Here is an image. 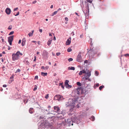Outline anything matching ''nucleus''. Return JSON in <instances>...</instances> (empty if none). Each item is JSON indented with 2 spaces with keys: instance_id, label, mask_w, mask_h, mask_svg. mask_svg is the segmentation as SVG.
Here are the masks:
<instances>
[{
  "instance_id": "f257e3e1",
  "label": "nucleus",
  "mask_w": 129,
  "mask_h": 129,
  "mask_svg": "<svg viewBox=\"0 0 129 129\" xmlns=\"http://www.w3.org/2000/svg\"><path fill=\"white\" fill-rule=\"evenodd\" d=\"M65 114H64L62 111L61 113H58L57 114V118L59 119H62V122L61 123H59L60 124H61L65 126H70L71 125H73V123L79 124L81 122V120L80 119L77 117L72 118L71 119H67V120L64 118Z\"/></svg>"
},
{
  "instance_id": "f03ea898",
  "label": "nucleus",
  "mask_w": 129,
  "mask_h": 129,
  "mask_svg": "<svg viewBox=\"0 0 129 129\" xmlns=\"http://www.w3.org/2000/svg\"><path fill=\"white\" fill-rule=\"evenodd\" d=\"M75 99H70L69 100L68 102L67 103L66 105L67 107H71V108L70 109V111L73 110L74 107L75 106Z\"/></svg>"
},
{
  "instance_id": "7ed1b4c3",
  "label": "nucleus",
  "mask_w": 129,
  "mask_h": 129,
  "mask_svg": "<svg viewBox=\"0 0 129 129\" xmlns=\"http://www.w3.org/2000/svg\"><path fill=\"white\" fill-rule=\"evenodd\" d=\"M88 55L92 58L96 56V55L97 54V56H98L100 54V52L98 53L97 51H93L92 48L90 49V50L88 51Z\"/></svg>"
},
{
  "instance_id": "20e7f679",
  "label": "nucleus",
  "mask_w": 129,
  "mask_h": 129,
  "mask_svg": "<svg viewBox=\"0 0 129 129\" xmlns=\"http://www.w3.org/2000/svg\"><path fill=\"white\" fill-rule=\"evenodd\" d=\"M63 99V96L60 95H57L54 97V100H58L59 102H61Z\"/></svg>"
},
{
  "instance_id": "39448f33",
  "label": "nucleus",
  "mask_w": 129,
  "mask_h": 129,
  "mask_svg": "<svg viewBox=\"0 0 129 129\" xmlns=\"http://www.w3.org/2000/svg\"><path fill=\"white\" fill-rule=\"evenodd\" d=\"M81 52H80L77 56L76 61L79 62H81L83 61L82 58L81 56Z\"/></svg>"
},
{
  "instance_id": "423d86ee",
  "label": "nucleus",
  "mask_w": 129,
  "mask_h": 129,
  "mask_svg": "<svg viewBox=\"0 0 129 129\" xmlns=\"http://www.w3.org/2000/svg\"><path fill=\"white\" fill-rule=\"evenodd\" d=\"M14 37V36L12 35L9 36L8 38V41L10 45H12V42L13 40Z\"/></svg>"
},
{
  "instance_id": "0eeeda50",
  "label": "nucleus",
  "mask_w": 129,
  "mask_h": 129,
  "mask_svg": "<svg viewBox=\"0 0 129 129\" xmlns=\"http://www.w3.org/2000/svg\"><path fill=\"white\" fill-rule=\"evenodd\" d=\"M12 59L13 60L15 61L19 58V57L18 56L15 54H13L12 55Z\"/></svg>"
},
{
  "instance_id": "6e6552de",
  "label": "nucleus",
  "mask_w": 129,
  "mask_h": 129,
  "mask_svg": "<svg viewBox=\"0 0 129 129\" xmlns=\"http://www.w3.org/2000/svg\"><path fill=\"white\" fill-rule=\"evenodd\" d=\"M48 54V53L47 51L45 50H44L42 53V55H43L44 57H47Z\"/></svg>"
},
{
  "instance_id": "1a4fd4ad",
  "label": "nucleus",
  "mask_w": 129,
  "mask_h": 129,
  "mask_svg": "<svg viewBox=\"0 0 129 129\" xmlns=\"http://www.w3.org/2000/svg\"><path fill=\"white\" fill-rule=\"evenodd\" d=\"M48 121L47 120H46L44 122H41V124L39 125L40 126L42 127L43 125H47L48 124Z\"/></svg>"
},
{
  "instance_id": "9d476101",
  "label": "nucleus",
  "mask_w": 129,
  "mask_h": 129,
  "mask_svg": "<svg viewBox=\"0 0 129 129\" xmlns=\"http://www.w3.org/2000/svg\"><path fill=\"white\" fill-rule=\"evenodd\" d=\"M53 109L54 111L56 112H58L60 109L59 107L58 106H55L53 107Z\"/></svg>"
},
{
  "instance_id": "9b49d317",
  "label": "nucleus",
  "mask_w": 129,
  "mask_h": 129,
  "mask_svg": "<svg viewBox=\"0 0 129 129\" xmlns=\"http://www.w3.org/2000/svg\"><path fill=\"white\" fill-rule=\"evenodd\" d=\"M5 12L7 14L9 15L10 13L11 10L10 8H7L5 10Z\"/></svg>"
},
{
  "instance_id": "f8f14e48",
  "label": "nucleus",
  "mask_w": 129,
  "mask_h": 129,
  "mask_svg": "<svg viewBox=\"0 0 129 129\" xmlns=\"http://www.w3.org/2000/svg\"><path fill=\"white\" fill-rule=\"evenodd\" d=\"M84 6L85 7H86V9H89L88 4L87 2L86 1H85L84 3Z\"/></svg>"
},
{
  "instance_id": "ddd939ff",
  "label": "nucleus",
  "mask_w": 129,
  "mask_h": 129,
  "mask_svg": "<svg viewBox=\"0 0 129 129\" xmlns=\"http://www.w3.org/2000/svg\"><path fill=\"white\" fill-rule=\"evenodd\" d=\"M71 38L70 37L67 40L66 42V45H69L71 42Z\"/></svg>"
},
{
  "instance_id": "4468645a",
  "label": "nucleus",
  "mask_w": 129,
  "mask_h": 129,
  "mask_svg": "<svg viewBox=\"0 0 129 129\" xmlns=\"http://www.w3.org/2000/svg\"><path fill=\"white\" fill-rule=\"evenodd\" d=\"M91 72L89 71L86 73V74L85 75H86V76L89 77L91 76Z\"/></svg>"
},
{
  "instance_id": "2eb2a0df",
  "label": "nucleus",
  "mask_w": 129,
  "mask_h": 129,
  "mask_svg": "<svg viewBox=\"0 0 129 129\" xmlns=\"http://www.w3.org/2000/svg\"><path fill=\"white\" fill-rule=\"evenodd\" d=\"M29 112L30 113L32 114L34 112V109L33 108H30L29 110Z\"/></svg>"
},
{
  "instance_id": "dca6fc26",
  "label": "nucleus",
  "mask_w": 129,
  "mask_h": 129,
  "mask_svg": "<svg viewBox=\"0 0 129 129\" xmlns=\"http://www.w3.org/2000/svg\"><path fill=\"white\" fill-rule=\"evenodd\" d=\"M49 67L48 66H46L45 67H44L43 66H42L41 67V69H43L44 70H46L48 69L49 68Z\"/></svg>"
},
{
  "instance_id": "f3484780",
  "label": "nucleus",
  "mask_w": 129,
  "mask_h": 129,
  "mask_svg": "<svg viewBox=\"0 0 129 129\" xmlns=\"http://www.w3.org/2000/svg\"><path fill=\"white\" fill-rule=\"evenodd\" d=\"M15 54L18 57H19V55H22V54L19 51H17L16 53Z\"/></svg>"
},
{
  "instance_id": "a211bd4d",
  "label": "nucleus",
  "mask_w": 129,
  "mask_h": 129,
  "mask_svg": "<svg viewBox=\"0 0 129 129\" xmlns=\"http://www.w3.org/2000/svg\"><path fill=\"white\" fill-rule=\"evenodd\" d=\"M25 39H23L22 40V41L21 43V45L22 46H24L25 45Z\"/></svg>"
},
{
  "instance_id": "6ab92c4d",
  "label": "nucleus",
  "mask_w": 129,
  "mask_h": 129,
  "mask_svg": "<svg viewBox=\"0 0 129 129\" xmlns=\"http://www.w3.org/2000/svg\"><path fill=\"white\" fill-rule=\"evenodd\" d=\"M89 9H88L87 10L86 9L85 11H83V12L85 14H89Z\"/></svg>"
},
{
  "instance_id": "aec40b11",
  "label": "nucleus",
  "mask_w": 129,
  "mask_h": 129,
  "mask_svg": "<svg viewBox=\"0 0 129 129\" xmlns=\"http://www.w3.org/2000/svg\"><path fill=\"white\" fill-rule=\"evenodd\" d=\"M34 32V30H33L32 31L31 33L30 32L28 34V35L29 37L32 36L33 35V33Z\"/></svg>"
},
{
  "instance_id": "412c9836",
  "label": "nucleus",
  "mask_w": 129,
  "mask_h": 129,
  "mask_svg": "<svg viewBox=\"0 0 129 129\" xmlns=\"http://www.w3.org/2000/svg\"><path fill=\"white\" fill-rule=\"evenodd\" d=\"M68 69L69 70H75V68L74 67H69L68 68Z\"/></svg>"
},
{
  "instance_id": "4be33fe9",
  "label": "nucleus",
  "mask_w": 129,
  "mask_h": 129,
  "mask_svg": "<svg viewBox=\"0 0 129 129\" xmlns=\"http://www.w3.org/2000/svg\"><path fill=\"white\" fill-rule=\"evenodd\" d=\"M69 82V81L68 80H65L64 82V85L66 86L69 84L68 83Z\"/></svg>"
},
{
  "instance_id": "5701e85b",
  "label": "nucleus",
  "mask_w": 129,
  "mask_h": 129,
  "mask_svg": "<svg viewBox=\"0 0 129 129\" xmlns=\"http://www.w3.org/2000/svg\"><path fill=\"white\" fill-rule=\"evenodd\" d=\"M63 84L62 83H60L59 84V86H61V87L63 89L64 88V86H63Z\"/></svg>"
},
{
  "instance_id": "b1692460",
  "label": "nucleus",
  "mask_w": 129,
  "mask_h": 129,
  "mask_svg": "<svg viewBox=\"0 0 129 129\" xmlns=\"http://www.w3.org/2000/svg\"><path fill=\"white\" fill-rule=\"evenodd\" d=\"M52 41V39L51 40H49L47 42V45L48 46H49L51 43V41Z\"/></svg>"
},
{
  "instance_id": "393cba45",
  "label": "nucleus",
  "mask_w": 129,
  "mask_h": 129,
  "mask_svg": "<svg viewBox=\"0 0 129 129\" xmlns=\"http://www.w3.org/2000/svg\"><path fill=\"white\" fill-rule=\"evenodd\" d=\"M41 75L44 76H46L47 75V73H44L42 72L41 73Z\"/></svg>"
},
{
  "instance_id": "a878e982",
  "label": "nucleus",
  "mask_w": 129,
  "mask_h": 129,
  "mask_svg": "<svg viewBox=\"0 0 129 129\" xmlns=\"http://www.w3.org/2000/svg\"><path fill=\"white\" fill-rule=\"evenodd\" d=\"M66 87L68 88H71L72 87V86L71 85H69V84H68L66 86Z\"/></svg>"
},
{
  "instance_id": "bb28decb",
  "label": "nucleus",
  "mask_w": 129,
  "mask_h": 129,
  "mask_svg": "<svg viewBox=\"0 0 129 129\" xmlns=\"http://www.w3.org/2000/svg\"><path fill=\"white\" fill-rule=\"evenodd\" d=\"M57 13V11H55L51 15V16H53L54 15H56Z\"/></svg>"
},
{
  "instance_id": "cd10ccee",
  "label": "nucleus",
  "mask_w": 129,
  "mask_h": 129,
  "mask_svg": "<svg viewBox=\"0 0 129 129\" xmlns=\"http://www.w3.org/2000/svg\"><path fill=\"white\" fill-rule=\"evenodd\" d=\"M90 119L92 121H94L95 120V118L93 116H92Z\"/></svg>"
},
{
  "instance_id": "c85d7f7f",
  "label": "nucleus",
  "mask_w": 129,
  "mask_h": 129,
  "mask_svg": "<svg viewBox=\"0 0 129 129\" xmlns=\"http://www.w3.org/2000/svg\"><path fill=\"white\" fill-rule=\"evenodd\" d=\"M99 86V84L98 83H96L95 85H94V88H96V87H98Z\"/></svg>"
},
{
  "instance_id": "c756f323",
  "label": "nucleus",
  "mask_w": 129,
  "mask_h": 129,
  "mask_svg": "<svg viewBox=\"0 0 129 129\" xmlns=\"http://www.w3.org/2000/svg\"><path fill=\"white\" fill-rule=\"evenodd\" d=\"M77 84L78 86H81L82 85L81 83L80 82H77Z\"/></svg>"
},
{
  "instance_id": "7c9ffc66",
  "label": "nucleus",
  "mask_w": 129,
  "mask_h": 129,
  "mask_svg": "<svg viewBox=\"0 0 129 129\" xmlns=\"http://www.w3.org/2000/svg\"><path fill=\"white\" fill-rule=\"evenodd\" d=\"M72 50V49L70 48H68L67 49V51L68 52H70Z\"/></svg>"
},
{
  "instance_id": "2f4dec72",
  "label": "nucleus",
  "mask_w": 129,
  "mask_h": 129,
  "mask_svg": "<svg viewBox=\"0 0 129 129\" xmlns=\"http://www.w3.org/2000/svg\"><path fill=\"white\" fill-rule=\"evenodd\" d=\"M104 86L103 85H102L100 86L99 87V89L100 90H101L102 88L104 87Z\"/></svg>"
},
{
  "instance_id": "473e14b6",
  "label": "nucleus",
  "mask_w": 129,
  "mask_h": 129,
  "mask_svg": "<svg viewBox=\"0 0 129 129\" xmlns=\"http://www.w3.org/2000/svg\"><path fill=\"white\" fill-rule=\"evenodd\" d=\"M20 71H21V70L20 69H18L15 72V73H19L20 72Z\"/></svg>"
},
{
  "instance_id": "72a5a7b5",
  "label": "nucleus",
  "mask_w": 129,
  "mask_h": 129,
  "mask_svg": "<svg viewBox=\"0 0 129 129\" xmlns=\"http://www.w3.org/2000/svg\"><path fill=\"white\" fill-rule=\"evenodd\" d=\"M95 74L96 76H98V75L99 73L97 71H95Z\"/></svg>"
},
{
  "instance_id": "f704fd0d",
  "label": "nucleus",
  "mask_w": 129,
  "mask_h": 129,
  "mask_svg": "<svg viewBox=\"0 0 129 129\" xmlns=\"http://www.w3.org/2000/svg\"><path fill=\"white\" fill-rule=\"evenodd\" d=\"M12 26L11 25H10L9 26L8 28V29L9 30L11 29L12 28Z\"/></svg>"
},
{
  "instance_id": "c9c22d12",
  "label": "nucleus",
  "mask_w": 129,
  "mask_h": 129,
  "mask_svg": "<svg viewBox=\"0 0 129 129\" xmlns=\"http://www.w3.org/2000/svg\"><path fill=\"white\" fill-rule=\"evenodd\" d=\"M68 60L69 62L72 61L73 60V59L72 58H69Z\"/></svg>"
},
{
  "instance_id": "e433bc0d",
  "label": "nucleus",
  "mask_w": 129,
  "mask_h": 129,
  "mask_svg": "<svg viewBox=\"0 0 129 129\" xmlns=\"http://www.w3.org/2000/svg\"><path fill=\"white\" fill-rule=\"evenodd\" d=\"M14 33V31H12L11 32L9 33V35H12V34H13Z\"/></svg>"
},
{
  "instance_id": "4c0bfd02",
  "label": "nucleus",
  "mask_w": 129,
  "mask_h": 129,
  "mask_svg": "<svg viewBox=\"0 0 129 129\" xmlns=\"http://www.w3.org/2000/svg\"><path fill=\"white\" fill-rule=\"evenodd\" d=\"M86 1H87L86 2H87V3L88 2L89 3H92V1L91 0H86Z\"/></svg>"
},
{
  "instance_id": "58836bf2",
  "label": "nucleus",
  "mask_w": 129,
  "mask_h": 129,
  "mask_svg": "<svg viewBox=\"0 0 129 129\" xmlns=\"http://www.w3.org/2000/svg\"><path fill=\"white\" fill-rule=\"evenodd\" d=\"M51 108V106H50V105H49L48 107V111H50V108Z\"/></svg>"
},
{
  "instance_id": "ea45409f",
  "label": "nucleus",
  "mask_w": 129,
  "mask_h": 129,
  "mask_svg": "<svg viewBox=\"0 0 129 129\" xmlns=\"http://www.w3.org/2000/svg\"><path fill=\"white\" fill-rule=\"evenodd\" d=\"M84 77L85 78V80H88V79L89 77H88L86 76V75L84 76Z\"/></svg>"
},
{
  "instance_id": "a19ab883",
  "label": "nucleus",
  "mask_w": 129,
  "mask_h": 129,
  "mask_svg": "<svg viewBox=\"0 0 129 129\" xmlns=\"http://www.w3.org/2000/svg\"><path fill=\"white\" fill-rule=\"evenodd\" d=\"M82 74V71H81L79 72V75H81Z\"/></svg>"
},
{
  "instance_id": "79ce46f5",
  "label": "nucleus",
  "mask_w": 129,
  "mask_h": 129,
  "mask_svg": "<svg viewBox=\"0 0 129 129\" xmlns=\"http://www.w3.org/2000/svg\"><path fill=\"white\" fill-rule=\"evenodd\" d=\"M82 71V73L85 74L86 73V71L84 70H83Z\"/></svg>"
},
{
  "instance_id": "37998d69",
  "label": "nucleus",
  "mask_w": 129,
  "mask_h": 129,
  "mask_svg": "<svg viewBox=\"0 0 129 129\" xmlns=\"http://www.w3.org/2000/svg\"><path fill=\"white\" fill-rule=\"evenodd\" d=\"M38 76H36L35 77V79H38Z\"/></svg>"
},
{
  "instance_id": "c03bdc74",
  "label": "nucleus",
  "mask_w": 129,
  "mask_h": 129,
  "mask_svg": "<svg viewBox=\"0 0 129 129\" xmlns=\"http://www.w3.org/2000/svg\"><path fill=\"white\" fill-rule=\"evenodd\" d=\"M60 54V52L57 53H56V55L57 56H59Z\"/></svg>"
},
{
  "instance_id": "a18cd8bd",
  "label": "nucleus",
  "mask_w": 129,
  "mask_h": 129,
  "mask_svg": "<svg viewBox=\"0 0 129 129\" xmlns=\"http://www.w3.org/2000/svg\"><path fill=\"white\" fill-rule=\"evenodd\" d=\"M124 56L127 57V56H129V54L128 53L126 54H125L124 55Z\"/></svg>"
},
{
  "instance_id": "49530a36",
  "label": "nucleus",
  "mask_w": 129,
  "mask_h": 129,
  "mask_svg": "<svg viewBox=\"0 0 129 129\" xmlns=\"http://www.w3.org/2000/svg\"><path fill=\"white\" fill-rule=\"evenodd\" d=\"M37 86H36V87L34 88L33 90L34 91L36 90L37 89Z\"/></svg>"
},
{
  "instance_id": "de8ad7c7",
  "label": "nucleus",
  "mask_w": 129,
  "mask_h": 129,
  "mask_svg": "<svg viewBox=\"0 0 129 129\" xmlns=\"http://www.w3.org/2000/svg\"><path fill=\"white\" fill-rule=\"evenodd\" d=\"M86 18H87L88 17L89 14H85Z\"/></svg>"
},
{
  "instance_id": "09e8293b",
  "label": "nucleus",
  "mask_w": 129,
  "mask_h": 129,
  "mask_svg": "<svg viewBox=\"0 0 129 129\" xmlns=\"http://www.w3.org/2000/svg\"><path fill=\"white\" fill-rule=\"evenodd\" d=\"M40 119H43L44 118V117H43L42 116H40Z\"/></svg>"
},
{
  "instance_id": "8fccbe9b",
  "label": "nucleus",
  "mask_w": 129,
  "mask_h": 129,
  "mask_svg": "<svg viewBox=\"0 0 129 129\" xmlns=\"http://www.w3.org/2000/svg\"><path fill=\"white\" fill-rule=\"evenodd\" d=\"M53 34L54 35V34L53 33ZM53 40L54 41L55 40H56V37H55V36H54V38H53Z\"/></svg>"
},
{
  "instance_id": "3c124183",
  "label": "nucleus",
  "mask_w": 129,
  "mask_h": 129,
  "mask_svg": "<svg viewBox=\"0 0 129 129\" xmlns=\"http://www.w3.org/2000/svg\"><path fill=\"white\" fill-rule=\"evenodd\" d=\"M64 19L65 20L67 21L69 20L68 18L67 17H65Z\"/></svg>"
},
{
  "instance_id": "603ef678",
  "label": "nucleus",
  "mask_w": 129,
  "mask_h": 129,
  "mask_svg": "<svg viewBox=\"0 0 129 129\" xmlns=\"http://www.w3.org/2000/svg\"><path fill=\"white\" fill-rule=\"evenodd\" d=\"M48 94H47L45 96V98L46 99H48V97H49V96H48Z\"/></svg>"
},
{
  "instance_id": "864d4df0",
  "label": "nucleus",
  "mask_w": 129,
  "mask_h": 129,
  "mask_svg": "<svg viewBox=\"0 0 129 129\" xmlns=\"http://www.w3.org/2000/svg\"><path fill=\"white\" fill-rule=\"evenodd\" d=\"M19 12H18L17 13V14H16V15H15V16H18V15H19Z\"/></svg>"
},
{
  "instance_id": "5fc2aeb1",
  "label": "nucleus",
  "mask_w": 129,
  "mask_h": 129,
  "mask_svg": "<svg viewBox=\"0 0 129 129\" xmlns=\"http://www.w3.org/2000/svg\"><path fill=\"white\" fill-rule=\"evenodd\" d=\"M36 56H35L34 57V61H36Z\"/></svg>"
},
{
  "instance_id": "6e6d98bb",
  "label": "nucleus",
  "mask_w": 129,
  "mask_h": 129,
  "mask_svg": "<svg viewBox=\"0 0 129 129\" xmlns=\"http://www.w3.org/2000/svg\"><path fill=\"white\" fill-rule=\"evenodd\" d=\"M37 2V1H35L33 2V4H35Z\"/></svg>"
},
{
  "instance_id": "4d7b16f0",
  "label": "nucleus",
  "mask_w": 129,
  "mask_h": 129,
  "mask_svg": "<svg viewBox=\"0 0 129 129\" xmlns=\"http://www.w3.org/2000/svg\"><path fill=\"white\" fill-rule=\"evenodd\" d=\"M31 42L32 43H34L35 44H36V43H37V42H36V41H32Z\"/></svg>"
},
{
  "instance_id": "13d9d810",
  "label": "nucleus",
  "mask_w": 129,
  "mask_h": 129,
  "mask_svg": "<svg viewBox=\"0 0 129 129\" xmlns=\"http://www.w3.org/2000/svg\"><path fill=\"white\" fill-rule=\"evenodd\" d=\"M87 62L88 60H85L84 61V63H87Z\"/></svg>"
},
{
  "instance_id": "bf43d9fd",
  "label": "nucleus",
  "mask_w": 129,
  "mask_h": 129,
  "mask_svg": "<svg viewBox=\"0 0 129 129\" xmlns=\"http://www.w3.org/2000/svg\"><path fill=\"white\" fill-rule=\"evenodd\" d=\"M21 40H19V41L18 42V43L19 44H20L21 43Z\"/></svg>"
},
{
  "instance_id": "052dcab7",
  "label": "nucleus",
  "mask_w": 129,
  "mask_h": 129,
  "mask_svg": "<svg viewBox=\"0 0 129 129\" xmlns=\"http://www.w3.org/2000/svg\"><path fill=\"white\" fill-rule=\"evenodd\" d=\"M39 31L41 33H42V29H40L39 30Z\"/></svg>"
},
{
  "instance_id": "680f3d73",
  "label": "nucleus",
  "mask_w": 129,
  "mask_h": 129,
  "mask_svg": "<svg viewBox=\"0 0 129 129\" xmlns=\"http://www.w3.org/2000/svg\"><path fill=\"white\" fill-rule=\"evenodd\" d=\"M18 9V8L17 7L16 8L14 9V11H15L16 10Z\"/></svg>"
},
{
  "instance_id": "e2e57ef3",
  "label": "nucleus",
  "mask_w": 129,
  "mask_h": 129,
  "mask_svg": "<svg viewBox=\"0 0 129 129\" xmlns=\"http://www.w3.org/2000/svg\"><path fill=\"white\" fill-rule=\"evenodd\" d=\"M3 87H7V85L6 84L3 85Z\"/></svg>"
},
{
  "instance_id": "0e129e2a",
  "label": "nucleus",
  "mask_w": 129,
  "mask_h": 129,
  "mask_svg": "<svg viewBox=\"0 0 129 129\" xmlns=\"http://www.w3.org/2000/svg\"><path fill=\"white\" fill-rule=\"evenodd\" d=\"M61 10V8H59L57 10V12L59 10Z\"/></svg>"
},
{
  "instance_id": "69168bd1",
  "label": "nucleus",
  "mask_w": 129,
  "mask_h": 129,
  "mask_svg": "<svg viewBox=\"0 0 129 129\" xmlns=\"http://www.w3.org/2000/svg\"><path fill=\"white\" fill-rule=\"evenodd\" d=\"M49 36H52V35L51 34V33H49Z\"/></svg>"
},
{
  "instance_id": "338daca9",
  "label": "nucleus",
  "mask_w": 129,
  "mask_h": 129,
  "mask_svg": "<svg viewBox=\"0 0 129 129\" xmlns=\"http://www.w3.org/2000/svg\"><path fill=\"white\" fill-rule=\"evenodd\" d=\"M0 90L1 91H2L3 90V88H0Z\"/></svg>"
},
{
  "instance_id": "774afa93",
  "label": "nucleus",
  "mask_w": 129,
  "mask_h": 129,
  "mask_svg": "<svg viewBox=\"0 0 129 129\" xmlns=\"http://www.w3.org/2000/svg\"><path fill=\"white\" fill-rule=\"evenodd\" d=\"M88 80L89 81H91V79H90L89 78L88 79Z\"/></svg>"
}]
</instances>
